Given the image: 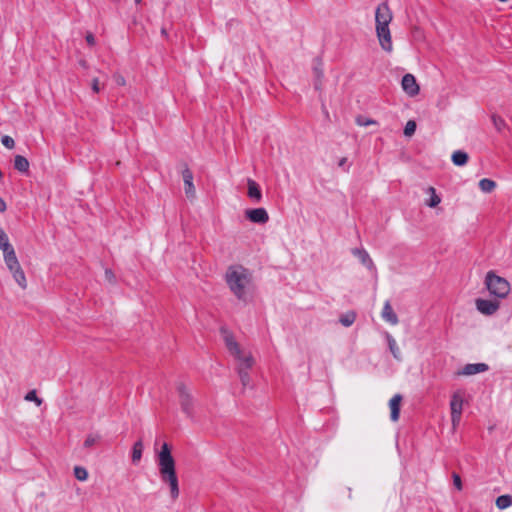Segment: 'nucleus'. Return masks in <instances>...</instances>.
Returning a JSON list of instances; mask_svg holds the SVG:
<instances>
[{
	"instance_id": "1",
	"label": "nucleus",
	"mask_w": 512,
	"mask_h": 512,
	"mask_svg": "<svg viewBox=\"0 0 512 512\" xmlns=\"http://www.w3.org/2000/svg\"><path fill=\"white\" fill-rule=\"evenodd\" d=\"M156 462L161 481L169 486L171 498L173 500L177 499L179 496V481L176 473V462L171 450H159Z\"/></svg>"
},
{
	"instance_id": "5",
	"label": "nucleus",
	"mask_w": 512,
	"mask_h": 512,
	"mask_svg": "<svg viewBox=\"0 0 512 512\" xmlns=\"http://www.w3.org/2000/svg\"><path fill=\"white\" fill-rule=\"evenodd\" d=\"M177 392L179 396V404L181 406V410L186 416L190 419L194 418L193 408H194V398L191 393L188 391L184 383H178Z\"/></svg>"
},
{
	"instance_id": "33",
	"label": "nucleus",
	"mask_w": 512,
	"mask_h": 512,
	"mask_svg": "<svg viewBox=\"0 0 512 512\" xmlns=\"http://www.w3.org/2000/svg\"><path fill=\"white\" fill-rule=\"evenodd\" d=\"M26 401L35 402L37 406H40L43 402L41 398L37 396L36 390H30L24 397Z\"/></svg>"
},
{
	"instance_id": "53",
	"label": "nucleus",
	"mask_w": 512,
	"mask_h": 512,
	"mask_svg": "<svg viewBox=\"0 0 512 512\" xmlns=\"http://www.w3.org/2000/svg\"><path fill=\"white\" fill-rule=\"evenodd\" d=\"M114 2H118L119 0H113Z\"/></svg>"
},
{
	"instance_id": "19",
	"label": "nucleus",
	"mask_w": 512,
	"mask_h": 512,
	"mask_svg": "<svg viewBox=\"0 0 512 512\" xmlns=\"http://www.w3.org/2000/svg\"><path fill=\"white\" fill-rule=\"evenodd\" d=\"M4 261H5L6 266L9 269V271L20 267V264H19V261L17 259L14 249H11L10 251L4 253Z\"/></svg>"
},
{
	"instance_id": "13",
	"label": "nucleus",
	"mask_w": 512,
	"mask_h": 512,
	"mask_svg": "<svg viewBox=\"0 0 512 512\" xmlns=\"http://www.w3.org/2000/svg\"><path fill=\"white\" fill-rule=\"evenodd\" d=\"M488 369H489V366L486 363H470V364H466L463 367L462 371L459 372V374L470 376V375H475L478 373L485 372Z\"/></svg>"
},
{
	"instance_id": "45",
	"label": "nucleus",
	"mask_w": 512,
	"mask_h": 512,
	"mask_svg": "<svg viewBox=\"0 0 512 512\" xmlns=\"http://www.w3.org/2000/svg\"><path fill=\"white\" fill-rule=\"evenodd\" d=\"M347 162H348V159H347L346 157H343V158H341V159L339 160V162H338V166H339V167H344V166L347 164Z\"/></svg>"
},
{
	"instance_id": "10",
	"label": "nucleus",
	"mask_w": 512,
	"mask_h": 512,
	"mask_svg": "<svg viewBox=\"0 0 512 512\" xmlns=\"http://www.w3.org/2000/svg\"><path fill=\"white\" fill-rule=\"evenodd\" d=\"M182 178L184 181V190L187 198L192 199L195 197V187L193 184V173L187 166V164H184V168L181 171Z\"/></svg>"
},
{
	"instance_id": "31",
	"label": "nucleus",
	"mask_w": 512,
	"mask_h": 512,
	"mask_svg": "<svg viewBox=\"0 0 512 512\" xmlns=\"http://www.w3.org/2000/svg\"><path fill=\"white\" fill-rule=\"evenodd\" d=\"M416 128H417L416 122L414 120H409L404 127V135L406 137L413 136L416 131Z\"/></svg>"
},
{
	"instance_id": "38",
	"label": "nucleus",
	"mask_w": 512,
	"mask_h": 512,
	"mask_svg": "<svg viewBox=\"0 0 512 512\" xmlns=\"http://www.w3.org/2000/svg\"><path fill=\"white\" fill-rule=\"evenodd\" d=\"M452 477H453V484L457 488V490H459V491L462 490V481H461V477L459 476V474L453 473Z\"/></svg>"
},
{
	"instance_id": "23",
	"label": "nucleus",
	"mask_w": 512,
	"mask_h": 512,
	"mask_svg": "<svg viewBox=\"0 0 512 512\" xmlns=\"http://www.w3.org/2000/svg\"><path fill=\"white\" fill-rule=\"evenodd\" d=\"M495 187L496 182L491 179L483 178L479 181V188L485 193L492 192L495 189Z\"/></svg>"
},
{
	"instance_id": "24",
	"label": "nucleus",
	"mask_w": 512,
	"mask_h": 512,
	"mask_svg": "<svg viewBox=\"0 0 512 512\" xmlns=\"http://www.w3.org/2000/svg\"><path fill=\"white\" fill-rule=\"evenodd\" d=\"M321 66H322V60L320 58H316L315 65L313 67L315 76L317 78V81L315 82V89H319L320 79L323 77V70H322Z\"/></svg>"
},
{
	"instance_id": "9",
	"label": "nucleus",
	"mask_w": 512,
	"mask_h": 512,
	"mask_svg": "<svg viewBox=\"0 0 512 512\" xmlns=\"http://www.w3.org/2000/svg\"><path fill=\"white\" fill-rule=\"evenodd\" d=\"M500 304L496 300H487L478 298L476 300L477 310L487 316L493 315L499 308Z\"/></svg>"
},
{
	"instance_id": "7",
	"label": "nucleus",
	"mask_w": 512,
	"mask_h": 512,
	"mask_svg": "<svg viewBox=\"0 0 512 512\" xmlns=\"http://www.w3.org/2000/svg\"><path fill=\"white\" fill-rule=\"evenodd\" d=\"M245 217L252 223L265 224L269 221V215L265 208H252L245 211Z\"/></svg>"
},
{
	"instance_id": "12",
	"label": "nucleus",
	"mask_w": 512,
	"mask_h": 512,
	"mask_svg": "<svg viewBox=\"0 0 512 512\" xmlns=\"http://www.w3.org/2000/svg\"><path fill=\"white\" fill-rule=\"evenodd\" d=\"M402 395L395 394L389 401V407H390V418L392 421H398L400 417V408H401V402H402Z\"/></svg>"
},
{
	"instance_id": "52",
	"label": "nucleus",
	"mask_w": 512,
	"mask_h": 512,
	"mask_svg": "<svg viewBox=\"0 0 512 512\" xmlns=\"http://www.w3.org/2000/svg\"><path fill=\"white\" fill-rule=\"evenodd\" d=\"M420 32V30L418 28H415V33H418Z\"/></svg>"
},
{
	"instance_id": "42",
	"label": "nucleus",
	"mask_w": 512,
	"mask_h": 512,
	"mask_svg": "<svg viewBox=\"0 0 512 512\" xmlns=\"http://www.w3.org/2000/svg\"><path fill=\"white\" fill-rule=\"evenodd\" d=\"M92 90L95 93H98L100 91L99 80L97 78H94L92 80Z\"/></svg>"
},
{
	"instance_id": "17",
	"label": "nucleus",
	"mask_w": 512,
	"mask_h": 512,
	"mask_svg": "<svg viewBox=\"0 0 512 512\" xmlns=\"http://www.w3.org/2000/svg\"><path fill=\"white\" fill-rule=\"evenodd\" d=\"M385 338H386V341L388 344V348H389L391 354L393 355V357L397 361H401L402 360L401 351H400V348L398 347L397 342L394 339V337L389 332H386Z\"/></svg>"
},
{
	"instance_id": "43",
	"label": "nucleus",
	"mask_w": 512,
	"mask_h": 512,
	"mask_svg": "<svg viewBox=\"0 0 512 512\" xmlns=\"http://www.w3.org/2000/svg\"><path fill=\"white\" fill-rule=\"evenodd\" d=\"M6 209H7L6 202L4 201L3 198L0 197V212H4V211H6Z\"/></svg>"
},
{
	"instance_id": "35",
	"label": "nucleus",
	"mask_w": 512,
	"mask_h": 512,
	"mask_svg": "<svg viewBox=\"0 0 512 512\" xmlns=\"http://www.w3.org/2000/svg\"><path fill=\"white\" fill-rule=\"evenodd\" d=\"M1 143L3 144V146H5L7 149H13L14 146H15V141L12 137H10L9 135H4L2 136L1 138Z\"/></svg>"
},
{
	"instance_id": "21",
	"label": "nucleus",
	"mask_w": 512,
	"mask_h": 512,
	"mask_svg": "<svg viewBox=\"0 0 512 512\" xmlns=\"http://www.w3.org/2000/svg\"><path fill=\"white\" fill-rule=\"evenodd\" d=\"M10 272L12 273L13 278L17 282V284L22 289H26V287H27L26 276H25V273H24L23 269L21 268V266L19 268L10 270Z\"/></svg>"
},
{
	"instance_id": "3",
	"label": "nucleus",
	"mask_w": 512,
	"mask_h": 512,
	"mask_svg": "<svg viewBox=\"0 0 512 512\" xmlns=\"http://www.w3.org/2000/svg\"><path fill=\"white\" fill-rule=\"evenodd\" d=\"M392 20L391 10L386 2L378 5L375 12L376 33L383 50L392 51V40L389 23Z\"/></svg>"
},
{
	"instance_id": "30",
	"label": "nucleus",
	"mask_w": 512,
	"mask_h": 512,
	"mask_svg": "<svg viewBox=\"0 0 512 512\" xmlns=\"http://www.w3.org/2000/svg\"><path fill=\"white\" fill-rule=\"evenodd\" d=\"M0 249L3 251V254L10 251L11 249H14L13 246L10 244L6 233L0 235Z\"/></svg>"
},
{
	"instance_id": "16",
	"label": "nucleus",
	"mask_w": 512,
	"mask_h": 512,
	"mask_svg": "<svg viewBox=\"0 0 512 512\" xmlns=\"http://www.w3.org/2000/svg\"><path fill=\"white\" fill-rule=\"evenodd\" d=\"M352 253L357 256L360 260V262L366 266L368 269H374L375 266H374V263L370 257V255L368 254V252L363 249V248H355L352 250Z\"/></svg>"
},
{
	"instance_id": "34",
	"label": "nucleus",
	"mask_w": 512,
	"mask_h": 512,
	"mask_svg": "<svg viewBox=\"0 0 512 512\" xmlns=\"http://www.w3.org/2000/svg\"><path fill=\"white\" fill-rule=\"evenodd\" d=\"M356 123L359 125V126H369V125H374V124H377V121L373 120V119H370V118H366L365 116L363 115H358L356 117Z\"/></svg>"
},
{
	"instance_id": "15",
	"label": "nucleus",
	"mask_w": 512,
	"mask_h": 512,
	"mask_svg": "<svg viewBox=\"0 0 512 512\" xmlns=\"http://www.w3.org/2000/svg\"><path fill=\"white\" fill-rule=\"evenodd\" d=\"M248 191L247 195L254 202H260L262 199V192L260 186L253 179L248 178L247 180Z\"/></svg>"
},
{
	"instance_id": "47",
	"label": "nucleus",
	"mask_w": 512,
	"mask_h": 512,
	"mask_svg": "<svg viewBox=\"0 0 512 512\" xmlns=\"http://www.w3.org/2000/svg\"><path fill=\"white\" fill-rule=\"evenodd\" d=\"M124 83H125V81H124L123 78L119 79L118 84H122L123 85Z\"/></svg>"
},
{
	"instance_id": "2",
	"label": "nucleus",
	"mask_w": 512,
	"mask_h": 512,
	"mask_svg": "<svg viewBox=\"0 0 512 512\" xmlns=\"http://www.w3.org/2000/svg\"><path fill=\"white\" fill-rule=\"evenodd\" d=\"M225 282L233 295L239 300L246 302V287L252 280V274L242 265H230L225 273Z\"/></svg>"
},
{
	"instance_id": "25",
	"label": "nucleus",
	"mask_w": 512,
	"mask_h": 512,
	"mask_svg": "<svg viewBox=\"0 0 512 512\" xmlns=\"http://www.w3.org/2000/svg\"><path fill=\"white\" fill-rule=\"evenodd\" d=\"M355 319H356V314L355 312L353 311H350V312H347L346 314L344 315H341L340 318H339V322L345 326V327H349L351 326L354 322H355Z\"/></svg>"
},
{
	"instance_id": "49",
	"label": "nucleus",
	"mask_w": 512,
	"mask_h": 512,
	"mask_svg": "<svg viewBox=\"0 0 512 512\" xmlns=\"http://www.w3.org/2000/svg\"><path fill=\"white\" fill-rule=\"evenodd\" d=\"M323 114H326V116H328V111L324 108V111H323Z\"/></svg>"
},
{
	"instance_id": "48",
	"label": "nucleus",
	"mask_w": 512,
	"mask_h": 512,
	"mask_svg": "<svg viewBox=\"0 0 512 512\" xmlns=\"http://www.w3.org/2000/svg\"><path fill=\"white\" fill-rule=\"evenodd\" d=\"M323 114H326V116H328V111L324 108V111H323Z\"/></svg>"
},
{
	"instance_id": "28",
	"label": "nucleus",
	"mask_w": 512,
	"mask_h": 512,
	"mask_svg": "<svg viewBox=\"0 0 512 512\" xmlns=\"http://www.w3.org/2000/svg\"><path fill=\"white\" fill-rule=\"evenodd\" d=\"M491 120L493 122V125H494L495 129L498 132H502L504 130V128L506 127L505 120L502 117H500V116H498L496 114H492Z\"/></svg>"
},
{
	"instance_id": "4",
	"label": "nucleus",
	"mask_w": 512,
	"mask_h": 512,
	"mask_svg": "<svg viewBox=\"0 0 512 512\" xmlns=\"http://www.w3.org/2000/svg\"><path fill=\"white\" fill-rule=\"evenodd\" d=\"M485 284L489 292L498 298H506L510 292V283L494 271L487 272Z\"/></svg>"
},
{
	"instance_id": "32",
	"label": "nucleus",
	"mask_w": 512,
	"mask_h": 512,
	"mask_svg": "<svg viewBox=\"0 0 512 512\" xmlns=\"http://www.w3.org/2000/svg\"><path fill=\"white\" fill-rule=\"evenodd\" d=\"M429 191L432 194H431L430 199L427 202V205L431 208H434L441 202V198L436 194L435 189L433 187H430Z\"/></svg>"
},
{
	"instance_id": "8",
	"label": "nucleus",
	"mask_w": 512,
	"mask_h": 512,
	"mask_svg": "<svg viewBox=\"0 0 512 512\" xmlns=\"http://www.w3.org/2000/svg\"><path fill=\"white\" fill-rule=\"evenodd\" d=\"M402 89L407 93L410 97H414L419 94L420 88L416 82V78L414 75L407 73L403 76L401 81Z\"/></svg>"
},
{
	"instance_id": "27",
	"label": "nucleus",
	"mask_w": 512,
	"mask_h": 512,
	"mask_svg": "<svg viewBox=\"0 0 512 512\" xmlns=\"http://www.w3.org/2000/svg\"><path fill=\"white\" fill-rule=\"evenodd\" d=\"M248 371L249 370H246L245 368H237V372L243 387L249 386L251 382V378Z\"/></svg>"
},
{
	"instance_id": "29",
	"label": "nucleus",
	"mask_w": 512,
	"mask_h": 512,
	"mask_svg": "<svg viewBox=\"0 0 512 512\" xmlns=\"http://www.w3.org/2000/svg\"><path fill=\"white\" fill-rule=\"evenodd\" d=\"M74 476L79 481H85L88 478V472L86 468L82 466H75L74 467Z\"/></svg>"
},
{
	"instance_id": "11",
	"label": "nucleus",
	"mask_w": 512,
	"mask_h": 512,
	"mask_svg": "<svg viewBox=\"0 0 512 512\" xmlns=\"http://www.w3.org/2000/svg\"><path fill=\"white\" fill-rule=\"evenodd\" d=\"M450 409H451V419L453 424L459 423L461 419L462 409H463V400L454 395L450 401Z\"/></svg>"
},
{
	"instance_id": "41",
	"label": "nucleus",
	"mask_w": 512,
	"mask_h": 512,
	"mask_svg": "<svg viewBox=\"0 0 512 512\" xmlns=\"http://www.w3.org/2000/svg\"><path fill=\"white\" fill-rule=\"evenodd\" d=\"M85 40L89 46H94L96 43L95 36L91 32L86 34Z\"/></svg>"
},
{
	"instance_id": "14",
	"label": "nucleus",
	"mask_w": 512,
	"mask_h": 512,
	"mask_svg": "<svg viewBox=\"0 0 512 512\" xmlns=\"http://www.w3.org/2000/svg\"><path fill=\"white\" fill-rule=\"evenodd\" d=\"M381 316L386 322L390 323L391 325H396L399 322L398 316L394 312L389 300H387L384 303Z\"/></svg>"
},
{
	"instance_id": "39",
	"label": "nucleus",
	"mask_w": 512,
	"mask_h": 512,
	"mask_svg": "<svg viewBox=\"0 0 512 512\" xmlns=\"http://www.w3.org/2000/svg\"><path fill=\"white\" fill-rule=\"evenodd\" d=\"M105 278L110 283H115L116 281L115 275L111 269L105 270Z\"/></svg>"
},
{
	"instance_id": "51",
	"label": "nucleus",
	"mask_w": 512,
	"mask_h": 512,
	"mask_svg": "<svg viewBox=\"0 0 512 512\" xmlns=\"http://www.w3.org/2000/svg\"><path fill=\"white\" fill-rule=\"evenodd\" d=\"M136 4H139L142 0H134Z\"/></svg>"
},
{
	"instance_id": "46",
	"label": "nucleus",
	"mask_w": 512,
	"mask_h": 512,
	"mask_svg": "<svg viewBox=\"0 0 512 512\" xmlns=\"http://www.w3.org/2000/svg\"><path fill=\"white\" fill-rule=\"evenodd\" d=\"M78 64H79L82 68H84V69L88 68V63H87V61H86V60H84V59H80V60L78 61Z\"/></svg>"
},
{
	"instance_id": "22",
	"label": "nucleus",
	"mask_w": 512,
	"mask_h": 512,
	"mask_svg": "<svg viewBox=\"0 0 512 512\" xmlns=\"http://www.w3.org/2000/svg\"><path fill=\"white\" fill-rule=\"evenodd\" d=\"M496 507L500 510H504L512 506V496L509 494L501 495L496 499Z\"/></svg>"
},
{
	"instance_id": "6",
	"label": "nucleus",
	"mask_w": 512,
	"mask_h": 512,
	"mask_svg": "<svg viewBox=\"0 0 512 512\" xmlns=\"http://www.w3.org/2000/svg\"><path fill=\"white\" fill-rule=\"evenodd\" d=\"M220 333L223 336L225 345L228 351L236 358L241 359V348L237 341L234 339L233 334L226 328L221 327Z\"/></svg>"
},
{
	"instance_id": "44",
	"label": "nucleus",
	"mask_w": 512,
	"mask_h": 512,
	"mask_svg": "<svg viewBox=\"0 0 512 512\" xmlns=\"http://www.w3.org/2000/svg\"><path fill=\"white\" fill-rule=\"evenodd\" d=\"M131 448H134V449H137V448H143V443H142V440H137Z\"/></svg>"
},
{
	"instance_id": "26",
	"label": "nucleus",
	"mask_w": 512,
	"mask_h": 512,
	"mask_svg": "<svg viewBox=\"0 0 512 512\" xmlns=\"http://www.w3.org/2000/svg\"><path fill=\"white\" fill-rule=\"evenodd\" d=\"M239 361L237 368H245L249 370L254 363L253 357L251 355L245 356L241 353V359H237Z\"/></svg>"
},
{
	"instance_id": "18",
	"label": "nucleus",
	"mask_w": 512,
	"mask_h": 512,
	"mask_svg": "<svg viewBox=\"0 0 512 512\" xmlns=\"http://www.w3.org/2000/svg\"><path fill=\"white\" fill-rule=\"evenodd\" d=\"M14 169L22 174H28L29 161L22 155H16L14 158Z\"/></svg>"
},
{
	"instance_id": "36",
	"label": "nucleus",
	"mask_w": 512,
	"mask_h": 512,
	"mask_svg": "<svg viewBox=\"0 0 512 512\" xmlns=\"http://www.w3.org/2000/svg\"><path fill=\"white\" fill-rule=\"evenodd\" d=\"M98 439H99L98 436L89 435L84 442V447L89 448L93 445L98 444Z\"/></svg>"
},
{
	"instance_id": "37",
	"label": "nucleus",
	"mask_w": 512,
	"mask_h": 512,
	"mask_svg": "<svg viewBox=\"0 0 512 512\" xmlns=\"http://www.w3.org/2000/svg\"><path fill=\"white\" fill-rule=\"evenodd\" d=\"M154 448L166 449V448H173V447L165 440L162 441L161 439H156L155 443H154Z\"/></svg>"
},
{
	"instance_id": "50",
	"label": "nucleus",
	"mask_w": 512,
	"mask_h": 512,
	"mask_svg": "<svg viewBox=\"0 0 512 512\" xmlns=\"http://www.w3.org/2000/svg\"><path fill=\"white\" fill-rule=\"evenodd\" d=\"M4 232V230L0 227V235H2Z\"/></svg>"
},
{
	"instance_id": "40",
	"label": "nucleus",
	"mask_w": 512,
	"mask_h": 512,
	"mask_svg": "<svg viewBox=\"0 0 512 512\" xmlns=\"http://www.w3.org/2000/svg\"><path fill=\"white\" fill-rule=\"evenodd\" d=\"M142 451L143 450H132V461H133V463H137L138 461H140V459L142 457Z\"/></svg>"
},
{
	"instance_id": "20",
	"label": "nucleus",
	"mask_w": 512,
	"mask_h": 512,
	"mask_svg": "<svg viewBox=\"0 0 512 512\" xmlns=\"http://www.w3.org/2000/svg\"><path fill=\"white\" fill-rule=\"evenodd\" d=\"M452 163L455 166H464L469 160V155L463 150H456L451 157Z\"/></svg>"
}]
</instances>
